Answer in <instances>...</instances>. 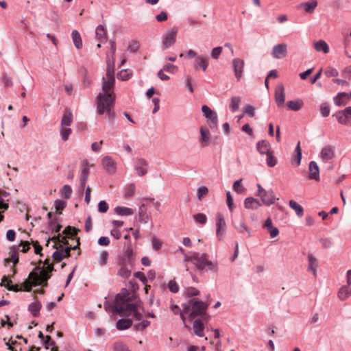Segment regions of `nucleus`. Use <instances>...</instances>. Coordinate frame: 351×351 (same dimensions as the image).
I'll list each match as a JSON object with an SVG mask.
<instances>
[{
	"label": "nucleus",
	"instance_id": "1",
	"mask_svg": "<svg viewBox=\"0 0 351 351\" xmlns=\"http://www.w3.org/2000/svg\"><path fill=\"white\" fill-rule=\"evenodd\" d=\"M114 66H107L106 77L102 78V93L97 96V112L105 115L108 121H112L115 117L114 103L116 95L114 91L115 84Z\"/></svg>",
	"mask_w": 351,
	"mask_h": 351
},
{
	"label": "nucleus",
	"instance_id": "2",
	"mask_svg": "<svg viewBox=\"0 0 351 351\" xmlns=\"http://www.w3.org/2000/svg\"><path fill=\"white\" fill-rule=\"evenodd\" d=\"M47 265L46 267H36L29 273L28 278L21 285V288H19L18 285H10L12 280L8 279L6 276H3L0 285L15 292L21 290L29 292L32 291V287L41 285L47 286V282L50 278V274L53 271V265Z\"/></svg>",
	"mask_w": 351,
	"mask_h": 351
},
{
	"label": "nucleus",
	"instance_id": "3",
	"mask_svg": "<svg viewBox=\"0 0 351 351\" xmlns=\"http://www.w3.org/2000/svg\"><path fill=\"white\" fill-rule=\"evenodd\" d=\"M134 293L126 289H122L117 298V310L121 311V316L133 315L136 320L141 321L136 324L135 327L138 330H144L150 324L148 320L143 319V314L138 311L140 306L138 303H130L134 298Z\"/></svg>",
	"mask_w": 351,
	"mask_h": 351
},
{
	"label": "nucleus",
	"instance_id": "4",
	"mask_svg": "<svg viewBox=\"0 0 351 351\" xmlns=\"http://www.w3.org/2000/svg\"><path fill=\"white\" fill-rule=\"evenodd\" d=\"M209 303L199 300L197 299H189L186 302L182 304V311H180V318L183 322L184 326L186 325V317L184 314H188L189 319H193L196 317H204V319L207 320L210 316L206 314Z\"/></svg>",
	"mask_w": 351,
	"mask_h": 351
},
{
	"label": "nucleus",
	"instance_id": "5",
	"mask_svg": "<svg viewBox=\"0 0 351 351\" xmlns=\"http://www.w3.org/2000/svg\"><path fill=\"white\" fill-rule=\"evenodd\" d=\"M258 191L256 193V196L261 198V202L263 204L270 206L275 204L277 199L275 197L274 193L272 189L268 191L265 190L260 184H257Z\"/></svg>",
	"mask_w": 351,
	"mask_h": 351
},
{
	"label": "nucleus",
	"instance_id": "6",
	"mask_svg": "<svg viewBox=\"0 0 351 351\" xmlns=\"http://www.w3.org/2000/svg\"><path fill=\"white\" fill-rule=\"evenodd\" d=\"M202 111L204 117L207 119L208 125L213 131L217 130L218 117L217 113L212 110L208 106L204 105L202 107Z\"/></svg>",
	"mask_w": 351,
	"mask_h": 351
},
{
	"label": "nucleus",
	"instance_id": "7",
	"mask_svg": "<svg viewBox=\"0 0 351 351\" xmlns=\"http://www.w3.org/2000/svg\"><path fill=\"white\" fill-rule=\"evenodd\" d=\"M178 28L174 27L162 36V45L164 49H167L173 45L176 40Z\"/></svg>",
	"mask_w": 351,
	"mask_h": 351
},
{
	"label": "nucleus",
	"instance_id": "8",
	"mask_svg": "<svg viewBox=\"0 0 351 351\" xmlns=\"http://www.w3.org/2000/svg\"><path fill=\"white\" fill-rule=\"evenodd\" d=\"M213 265H202V264L192 265V267H191V268L186 267V270L187 271L190 272L193 281L197 282V279L195 277V274L202 273L204 270L208 271V270L213 269Z\"/></svg>",
	"mask_w": 351,
	"mask_h": 351
},
{
	"label": "nucleus",
	"instance_id": "9",
	"mask_svg": "<svg viewBox=\"0 0 351 351\" xmlns=\"http://www.w3.org/2000/svg\"><path fill=\"white\" fill-rule=\"evenodd\" d=\"M275 101L278 107H282L285 104V87L282 84H278L275 88L274 93Z\"/></svg>",
	"mask_w": 351,
	"mask_h": 351
},
{
	"label": "nucleus",
	"instance_id": "10",
	"mask_svg": "<svg viewBox=\"0 0 351 351\" xmlns=\"http://www.w3.org/2000/svg\"><path fill=\"white\" fill-rule=\"evenodd\" d=\"M244 64V61L240 58H234L232 60L234 75L237 81H239L243 76Z\"/></svg>",
	"mask_w": 351,
	"mask_h": 351
},
{
	"label": "nucleus",
	"instance_id": "11",
	"mask_svg": "<svg viewBox=\"0 0 351 351\" xmlns=\"http://www.w3.org/2000/svg\"><path fill=\"white\" fill-rule=\"evenodd\" d=\"M287 54V45L285 43L278 44L273 47L271 55L276 59L285 58Z\"/></svg>",
	"mask_w": 351,
	"mask_h": 351
},
{
	"label": "nucleus",
	"instance_id": "12",
	"mask_svg": "<svg viewBox=\"0 0 351 351\" xmlns=\"http://www.w3.org/2000/svg\"><path fill=\"white\" fill-rule=\"evenodd\" d=\"M29 249L30 246L29 243L28 241L21 242V243L18 246L17 250H16L14 248L10 256L12 263H18L19 261L18 250H20L21 252L25 253Z\"/></svg>",
	"mask_w": 351,
	"mask_h": 351
},
{
	"label": "nucleus",
	"instance_id": "13",
	"mask_svg": "<svg viewBox=\"0 0 351 351\" xmlns=\"http://www.w3.org/2000/svg\"><path fill=\"white\" fill-rule=\"evenodd\" d=\"M216 226H217V230H216L217 237L219 239H221L223 235L224 234V233L226 232V223L223 216L220 213H218L217 215Z\"/></svg>",
	"mask_w": 351,
	"mask_h": 351
},
{
	"label": "nucleus",
	"instance_id": "14",
	"mask_svg": "<svg viewBox=\"0 0 351 351\" xmlns=\"http://www.w3.org/2000/svg\"><path fill=\"white\" fill-rule=\"evenodd\" d=\"M195 261L197 263H213L211 261H208L207 259V255L205 253H193L190 256L185 257V261Z\"/></svg>",
	"mask_w": 351,
	"mask_h": 351
},
{
	"label": "nucleus",
	"instance_id": "15",
	"mask_svg": "<svg viewBox=\"0 0 351 351\" xmlns=\"http://www.w3.org/2000/svg\"><path fill=\"white\" fill-rule=\"evenodd\" d=\"M134 168L138 176H143L147 171V162L145 159L138 158L136 160Z\"/></svg>",
	"mask_w": 351,
	"mask_h": 351
},
{
	"label": "nucleus",
	"instance_id": "16",
	"mask_svg": "<svg viewBox=\"0 0 351 351\" xmlns=\"http://www.w3.org/2000/svg\"><path fill=\"white\" fill-rule=\"evenodd\" d=\"M102 165L104 168L109 173H114L117 169L116 162L112 160L110 156H105L102 159Z\"/></svg>",
	"mask_w": 351,
	"mask_h": 351
},
{
	"label": "nucleus",
	"instance_id": "17",
	"mask_svg": "<svg viewBox=\"0 0 351 351\" xmlns=\"http://www.w3.org/2000/svg\"><path fill=\"white\" fill-rule=\"evenodd\" d=\"M335 156L334 147L331 145H327L322 148L321 151V158L324 162L331 160Z\"/></svg>",
	"mask_w": 351,
	"mask_h": 351
},
{
	"label": "nucleus",
	"instance_id": "18",
	"mask_svg": "<svg viewBox=\"0 0 351 351\" xmlns=\"http://www.w3.org/2000/svg\"><path fill=\"white\" fill-rule=\"evenodd\" d=\"M309 178L311 180H319V169L315 161H311L309 163Z\"/></svg>",
	"mask_w": 351,
	"mask_h": 351
},
{
	"label": "nucleus",
	"instance_id": "19",
	"mask_svg": "<svg viewBox=\"0 0 351 351\" xmlns=\"http://www.w3.org/2000/svg\"><path fill=\"white\" fill-rule=\"evenodd\" d=\"M338 298L341 301H345L351 296V288L349 285L341 286L337 293Z\"/></svg>",
	"mask_w": 351,
	"mask_h": 351
},
{
	"label": "nucleus",
	"instance_id": "20",
	"mask_svg": "<svg viewBox=\"0 0 351 351\" xmlns=\"http://www.w3.org/2000/svg\"><path fill=\"white\" fill-rule=\"evenodd\" d=\"M193 332L195 335L199 337H204V326L202 323V322L197 319H195L193 323Z\"/></svg>",
	"mask_w": 351,
	"mask_h": 351
},
{
	"label": "nucleus",
	"instance_id": "21",
	"mask_svg": "<svg viewBox=\"0 0 351 351\" xmlns=\"http://www.w3.org/2000/svg\"><path fill=\"white\" fill-rule=\"evenodd\" d=\"M263 228H266L269 233V235L271 238H274L279 234V230L277 228L273 226L272 221L271 218H267L265 221L263 225Z\"/></svg>",
	"mask_w": 351,
	"mask_h": 351
},
{
	"label": "nucleus",
	"instance_id": "22",
	"mask_svg": "<svg viewBox=\"0 0 351 351\" xmlns=\"http://www.w3.org/2000/svg\"><path fill=\"white\" fill-rule=\"evenodd\" d=\"M96 38L101 43H106L107 41V32L104 26L99 25L97 27L95 30Z\"/></svg>",
	"mask_w": 351,
	"mask_h": 351
},
{
	"label": "nucleus",
	"instance_id": "23",
	"mask_svg": "<svg viewBox=\"0 0 351 351\" xmlns=\"http://www.w3.org/2000/svg\"><path fill=\"white\" fill-rule=\"evenodd\" d=\"M257 149L261 154H267L271 152V145L266 140H262L257 143Z\"/></svg>",
	"mask_w": 351,
	"mask_h": 351
},
{
	"label": "nucleus",
	"instance_id": "24",
	"mask_svg": "<svg viewBox=\"0 0 351 351\" xmlns=\"http://www.w3.org/2000/svg\"><path fill=\"white\" fill-rule=\"evenodd\" d=\"M244 205L247 209H257L261 206L262 204L257 199L254 197H247L245 199Z\"/></svg>",
	"mask_w": 351,
	"mask_h": 351
},
{
	"label": "nucleus",
	"instance_id": "25",
	"mask_svg": "<svg viewBox=\"0 0 351 351\" xmlns=\"http://www.w3.org/2000/svg\"><path fill=\"white\" fill-rule=\"evenodd\" d=\"M135 261V254L134 253L133 250L131 247H128L122 256V263H130Z\"/></svg>",
	"mask_w": 351,
	"mask_h": 351
},
{
	"label": "nucleus",
	"instance_id": "26",
	"mask_svg": "<svg viewBox=\"0 0 351 351\" xmlns=\"http://www.w3.org/2000/svg\"><path fill=\"white\" fill-rule=\"evenodd\" d=\"M84 167L82 170L81 178H80V185L82 190L85 188L86 181L88 180L89 169L88 168V162L84 161L83 162Z\"/></svg>",
	"mask_w": 351,
	"mask_h": 351
},
{
	"label": "nucleus",
	"instance_id": "27",
	"mask_svg": "<svg viewBox=\"0 0 351 351\" xmlns=\"http://www.w3.org/2000/svg\"><path fill=\"white\" fill-rule=\"evenodd\" d=\"M73 121L72 112L69 110H65L61 120V127L69 126Z\"/></svg>",
	"mask_w": 351,
	"mask_h": 351
},
{
	"label": "nucleus",
	"instance_id": "28",
	"mask_svg": "<svg viewBox=\"0 0 351 351\" xmlns=\"http://www.w3.org/2000/svg\"><path fill=\"white\" fill-rule=\"evenodd\" d=\"M313 47L317 51L323 52L324 53H328L329 52V47L328 44L323 40H319L317 42H315Z\"/></svg>",
	"mask_w": 351,
	"mask_h": 351
},
{
	"label": "nucleus",
	"instance_id": "29",
	"mask_svg": "<svg viewBox=\"0 0 351 351\" xmlns=\"http://www.w3.org/2000/svg\"><path fill=\"white\" fill-rule=\"evenodd\" d=\"M295 154L293 156L291 159V164L295 166H298L300 164L301 158H302V150L300 148V143L298 142L295 149Z\"/></svg>",
	"mask_w": 351,
	"mask_h": 351
},
{
	"label": "nucleus",
	"instance_id": "30",
	"mask_svg": "<svg viewBox=\"0 0 351 351\" xmlns=\"http://www.w3.org/2000/svg\"><path fill=\"white\" fill-rule=\"evenodd\" d=\"M132 325V321L130 319H121L117 321L116 326L118 330L128 329Z\"/></svg>",
	"mask_w": 351,
	"mask_h": 351
},
{
	"label": "nucleus",
	"instance_id": "31",
	"mask_svg": "<svg viewBox=\"0 0 351 351\" xmlns=\"http://www.w3.org/2000/svg\"><path fill=\"white\" fill-rule=\"evenodd\" d=\"M195 69H197L198 66H199L203 71L206 70L208 64L207 58L203 56H197L195 58Z\"/></svg>",
	"mask_w": 351,
	"mask_h": 351
},
{
	"label": "nucleus",
	"instance_id": "32",
	"mask_svg": "<svg viewBox=\"0 0 351 351\" xmlns=\"http://www.w3.org/2000/svg\"><path fill=\"white\" fill-rule=\"evenodd\" d=\"M120 294V293H119L118 294H117L116 295V298H115V300H114V302L113 304H110L108 302H106L104 303V308H105V310L107 311V312H112V313H119L121 315V311H119L117 310V297L118 295Z\"/></svg>",
	"mask_w": 351,
	"mask_h": 351
},
{
	"label": "nucleus",
	"instance_id": "33",
	"mask_svg": "<svg viewBox=\"0 0 351 351\" xmlns=\"http://www.w3.org/2000/svg\"><path fill=\"white\" fill-rule=\"evenodd\" d=\"M41 306H42V305H41L40 302L38 301H36V302L31 303L29 305L28 310L29 311V312L32 314V315L34 317H37V316H38V315L40 313Z\"/></svg>",
	"mask_w": 351,
	"mask_h": 351
},
{
	"label": "nucleus",
	"instance_id": "34",
	"mask_svg": "<svg viewBox=\"0 0 351 351\" xmlns=\"http://www.w3.org/2000/svg\"><path fill=\"white\" fill-rule=\"evenodd\" d=\"M289 110L298 111L303 106V101L301 99L289 101L287 104Z\"/></svg>",
	"mask_w": 351,
	"mask_h": 351
},
{
	"label": "nucleus",
	"instance_id": "35",
	"mask_svg": "<svg viewBox=\"0 0 351 351\" xmlns=\"http://www.w3.org/2000/svg\"><path fill=\"white\" fill-rule=\"evenodd\" d=\"M72 36V40L74 43V45L75 47L78 49H81L82 47V40L81 36L78 31L73 30L71 34Z\"/></svg>",
	"mask_w": 351,
	"mask_h": 351
},
{
	"label": "nucleus",
	"instance_id": "36",
	"mask_svg": "<svg viewBox=\"0 0 351 351\" xmlns=\"http://www.w3.org/2000/svg\"><path fill=\"white\" fill-rule=\"evenodd\" d=\"M200 141L205 143V145H208L210 141V132L209 130L206 128L202 126L200 128Z\"/></svg>",
	"mask_w": 351,
	"mask_h": 351
},
{
	"label": "nucleus",
	"instance_id": "37",
	"mask_svg": "<svg viewBox=\"0 0 351 351\" xmlns=\"http://www.w3.org/2000/svg\"><path fill=\"white\" fill-rule=\"evenodd\" d=\"M114 210L118 215L121 216L131 215L134 213L133 210L132 208L123 206H117Z\"/></svg>",
	"mask_w": 351,
	"mask_h": 351
},
{
	"label": "nucleus",
	"instance_id": "38",
	"mask_svg": "<svg viewBox=\"0 0 351 351\" xmlns=\"http://www.w3.org/2000/svg\"><path fill=\"white\" fill-rule=\"evenodd\" d=\"M289 206L295 211L297 215L299 217H301L304 215V210L303 208L298 204L296 202L293 200H290L289 202Z\"/></svg>",
	"mask_w": 351,
	"mask_h": 351
},
{
	"label": "nucleus",
	"instance_id": "39",
	"mask_svg": "<svg viewBox=\"0 0 351 351\" xmlns=\"http://www.w3.org/2000/svg\"><path fill=\"white\" fill-rule=\"evenodd\" d=\"M183 294L186 297L191 298L199 295L200 292L196 288L189 287L184 289Z\"/></svg>",
	"mask_w": 351,
	"mask_h": 351
},
{
	"label": "nucleus",
	"instance_id": "40",
	"mask_svg": "<svg viewBox=\"0 0 351 351\" xmlns=\"http://www.w3.org/2000/svg\"><path fill=\"white\" fill-rule=\"evenodd\" d=\"M136 187L134 184H130L125 188L124 197L128 199L132 197L135 193Z\"/></svg>",
	"mask_w": 351,
	"mask_h": 351
},
{
	"label": "nucleus",
	"instance_id": "41",
	"mask_svg": "<svg viewBox=\"0 0 351 351\" xmlns=\"http://www.w3.org/2000/svg\"><path fill=\"white\" fill-rule=\"evenodd\" d=\"M241 102L240 97H232L230 100V108L232 112H235L239 108V104Z\"/></svg>",
	"mask_w": 351,
	"mask_h": 351
},
{
	"label": "nucleus",
	"instance_id": "42",
	"mask_svg": "<svg viewBox=\"0 0 351 351\" xmlns=\"http://www.w3.org/2000/svg\"><path fill=\"white\" fill-rule=\"evenodd\" d=\"M132 76V72L128 69H123L117 74L119 80L125 81L129 80Z\"/></svg>",
	"mask_w": 351,
	"mask_h": 351
},
{
	"label": "nucleus",
	"instance_id": "43",
	"mask_svg": "<svg viewBox=\"0 0 351 351\" xmlns=\"http://www.w3.org/2000/svg\"><path fill=\"white\" fill-rule=\"evenodd\" d=\"M79 231H80L79 229H77L75 227L69 226L64 229V233L65 234H66L69 237L73 238V237H75Z\"/></svg>",
	"mask_w": 351,
	"mask_h": 351
},
{
	"label": "nucleus",
	"instance_id": "44",
	"mask_svg": "<svg viewBox=\"0 0 351 351\" xmlns=\"http://www.w3.org/2000/svg\"><path fill=\"white\" fill-rule=\"evenodd\" d=\"M336 117L339 121V123L341 124H346L348 122V116L346 112L343 110H341L338 112L336 114Z\"/></svg>",
	"mask_w": 351,
	"mask_h": 351
},
{
	"label": "nucleus",
	"instance_id": "45",
	"mask_svg": "<svg viewBox=\"0 0 351 351\" xmlns=\"http://www.w3.org/2000/svg\"><path fill=\"white\" fill-rule=\"evenodd\" d=\"M66 202H64L63 200H60V199H56L54 202V206H55V208L56 210V213H58V214H61L62 210L64 209V208L66 207Z\"/></svg>",
	"mask_w": 351,
	"mask_h": 351
},
{
	"label": "nucleus",
	"instance_id": "46",
	"mask_svg": "<svg viewBox=\"0 0 351 351\" xmlns=\"http://www.w3.org/2000/svg\"><path fill=\"white\" fill-rule=\"evenodd\" d=\"M317 2L315 0H311V1L306 2L304 4L305 7V11L306 12H312L316 8Z\"/></svg>",
	"mask_w": 351,
	"mask_h": 351
},
{
	"label": "nucleus",
	"instance_id": "47",
	"mask_svg": "<svg viewBox=\"0 0 351 351\" xmlns=\"http://www.w3.org/2000/svg\"><path fill=\"white\" fill-rule=\"evenodd\" d=\"M193 218L197 223L202 224V225L205 224L207 221V217H206V215H204L203 213H198V214L194 215Z\"/></svg>",
	"mask_w": 351,
	"mask_h": 351
},
{
	"label": "nucleus",
	"instance_id": "48",
	"mask_svg": "<svg viewBox=\"0 0 351 351\" xmlns=\"http://www.w3.org/2000/svg\"><path fill=\"white\" fill-rule=\"evenodd\" d=\"M345 97H348V94L346 93H339L335 98H334V101H335V104L338 106H342V105H345L346 104H344L341 99Z\"/></svg>",
	"mask_w": 351,
	"mask_h": 351
},
{
	"label": "nucleus",
	"instance_id": "49",
	"mask_svg": "<svg viewBox=\"0 0 351 351\" xmlns=\"http://www.w3.org/2000/svg\"><path fill=\"white\" fill-rule=\"evenodd\" d=\"M61 195L66 199L70 198L72 193V189L69 185H64L61 189Z\"/></svg>",
	"mask_w": 351,
	"mask_h": 351
},
{
	"label": "nucleus",
	"instance_id": "50",
	"mask_svg": "<svg viewBox=\"0 0 351 351\" xmlns=\"http://www.w3.org/2000/svg\"><path fill=\"white\" fill-rule=\"evenodd\" d=\"M266 155H267L266 161H267V166L269 167H274L277 163V160H276V158L272 154L271 152Z\"/></svg>",
	"mask_w": 351,
	"mask_h": 351
},
{
	"label": "nucleus",
	"instance_id": "51",
	"mask_svg": "<svg viewBox=\"0 0 351 351\" xmlns=\"http://www.w3.org/2000/svg\"><path fill=\"white\" fill-rule=\"evenodd\" d=\"M208 193V189L206 186H202L197 189V196L199 200H202Z\"/></svg>",
	"mask_w": 351,
	"mask_h": 351
},
{
	"label": "nucleus",
	"instance_id": "52",
	"mask_svg": "<svg viewBox=\"0 0 351 351\" xmlns=\"http://www.w3.org/2000/svg\"><path fill=\"white\" fill-rule=\"evenodd\" d=\"M71 134V129L66 127H61L60 135L63 141H66L69 138V135Z\"/></svg>",
	"mask_w": 351,
	"mask_h": 351
},
{
	"label": "nucleus",
	"instance_id": "53",
	"mask_svg": "<svg viewBox=\"0 0 351 351\" xmlns=\"http://www.w3.org/2000/svg\"><path fill=\"white\" fill-rule=\"evenodd\" d=\"M8 193L5 191H2L0 189V209H3V210H5L8 208L9 206L8 204H6L4 202V199L3 198V196H7Z\"/></svg>",
	"mask_w": 351,
	"mask_h": 351
},
{
	"label": "nucleus",
	"instance_id": "54",
	"mask_svg": "<svg viewBox=\"0 0 351 351\" xmlns=\"http://www.w3.org/2000/svg\"><path fill=\"white\" fill-rule=\"evenodd\" d=\"M119 274L124 278H128L131 275V269L123 266L120 268Z\"/></svg>",
	"mask_w": 351,
	"mask_h": 351
},
{
	"label": "nucleus",
	"instance_id": "55",
	"mask_svg": "<svg viewBox=\"0 0 351 351\" xmlns=\"http://www.w3.org/2000/svg\"><path fill=\"white\" fill-rule=\"evenodd\" d=\"M168 288L172 293H178L179 291V286L174 280H171L168 283Z\"/></svg>",
	"mask_w": 351,
	"mask_h": 351
},
{
	"label": "nucleus",
	"instance_id": "56",
	"mask_svg": "<svg viewBox=\"0 0 351 351\" xmlns=\"http://www.w3.org/2000/svg\"><path fill=\"white\" fill-rule=\"evenodd\" d=\"M108 204L104 200L100 201L98 204V211L101 213H105L108 210Z\"/></svg>",
	"mask_w": 351,
	"mask_h": 351
},
{
	"label": "nucleus",
	"instance_id": "57",
	"mask_svg": "<svg viewBox=\"0 0 351 351\" xmlns=\"http://www.w3.org/2000/svg\"><path fill=\"white\" fill-rule=\"evenodd\" d=\"M140 44L136 40H133L128 47V50L131 52H136L138 50Z\"/></svg>",
	"mask_w": 351,
	"mask_h": 351
},
{
	"label": "nucleus",
	"instance_id": "58",
	"mask_svg": "<svg viewBox=\"0 0 351 351\" xmlns=\"http://www.w3.org/2000/svg\"><path fill=\"white\" fill-rule=\"evenodd\" d=\"M222 52V47H217L211 51L210 56L214 59H218L219 56L221 55Z\"/></svg>",
	"mask_w": 351,
	"mask_h": 351
},
{
	"label": "nucleus",
	"instance_id": "59",
	"mask_svg": "<svg viewBox=\"0 0 351 351\" xmlns=\"http://www.w3.org/2000/svg\"><path fill=\"white\" fill-rule=\"evenodd\" d=\"M325 75L328 77H337L338 76L339 73L337 69L332 67H329L326 70Z\"/></svg>",
	"mask_w": 351,
	"mask_h": 351
},
{
	"label": "nucleus",
	"instance_id": "60",
	"mask_svg": "<svg viewBox=\"0 0 351 351\" xmlns=\"http://www.w3.org/2000/svg\"><path fill=\"white\" fill-rule=\"evenodd\" d=\"M233 189L238 193H241L243 191V187L241 185V180H237L234 182Z\"/></svg>",
	"mask_w": 351,
	"mask_h": 351
},
{
	"label": "nucleus",
	"instance_id": "61",
	"mask_svg": "<svg viewBox=\"0 0 351 351\" xmlns=\"http://www.w3.org/2000/svg\"><path fill=\"white\" fill-rule=\"evenodd\" d=\"M152 247L155 250H158L162 247L161 241L158 239L156 237L152 238Z\"/></svg>",
	"mask_w": 351,
	"mask_h": 351
},
{
	"label": "nucleus",
	"instance_id": "62",
	"mask_svg": "<svg viewBox=\"0 0 351 351\" xmlns=\"http://www.w3.org/2000/svg\"><path fill=\"white\" fill-rule=\"evenodd\" d=\"M134 276L136 278L139 279L144 285H146L147 279V277L145 276V274L143 272H141V271L135 272L134 274Z\"/></svg>",
	"mask_w": 351,
	"mask_h": 351
},
{
	"label": "nucleus",
	"instance_id": "63",
	"mask_svg": "<svg viewBox=\"0 0 351 351\" xmlns=\"http://www.w3.org/2000/svg\"><path fill=\"white\" fill-rule=\"evenodd\" d=\"M163 70L167 72L173 73L178 71V67L174 64H167L164 66Z\"/></svg>",
	"mask_w": 351,
	"mask_h": 351
},
{
	"label": "nucleus",
	"instance_id": "64",
	"mask_svg": "<svg viewBox=\"0 0 351 351\" xmlns=\"http://www.w3.org/2000/svg\"><path fill=\"white\" fill-rule=\"evenodd\" d=\"M245 113L247 114L250 117H252L255 114V109L251 105H246L244 108Z\"/></svg>",
	"mask_w": 351,
	"mask_h": 351
}]
</instances>
